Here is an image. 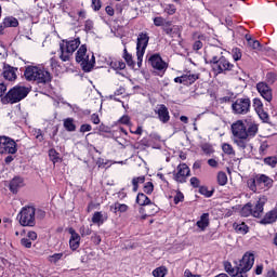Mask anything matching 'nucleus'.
<instances>
[{"label":"nucleus","instance_id":"47","mask_svg":"<svg viewBox=\"0 0 277 277\" xmlns=\"http://www.w3.org/2000/svg\"><path fill=\"white\" fill-rule=\"evenodd\" d=\"M201 149L202 151L206 154V155H213L214 150H213V146H211L210 144H203L201 146Z\"/></svg>","mask_w":277,"mask_h":277},{"label":"nucleus","instance_id":"30","mask_svg":"<svg viewBox=\"0 0 277 277\" xmlns=\"http://www.w3.org/2000/svg\"><path fill=\"white\" fill-rule=\"evenodd\" d=\"M259 133V126L255 123H250L246 129L247 140H252Z\"/></svg>","mask_w":277,"mask_h":277},{"label":"nucleus","instance_id":"34","mask_svg":"<svg viewBox=\"0 0 277 277\" xmlns=\"http://www.w3.org/2000/svg\"><path fill=\"white\" fill-rule=\"evenodd\" d=\"M222 150L225 155H228L229 157H235V149L233 148V145L224 143L222 145Z\"/></svg>","mask_w":277,"mask_h":277},{"label":"nucleus","instance_id":"21","mask_svg":"<svg viewBox=\"0 0 277 277\" xmlns=\"http://www.w3.org/2000/svg\"><path fill=\"white\" fill-rule=\"evenodd\" d=\"M170 25H172V22H167L162 27L167 36H170L171 38H174V36H181V28L179 26L170 28Z\"/></svg>","mask_w":277,"mask_h":277},{"label":"nucleus","instance_id":"20","mask_svg":"<svg viewBox=\"0 0 277 277\" xmlns=\"http://www.w3.org/2000/svg\"><path fill=\"white\" fill-rule=\"evenodd\" d=\"M16 72H18V68L5 66L3 70V77L6 79V81H16Z\"/></svg>","mask_w":277,"mask_h":277},{"label":"nucleus","instance_id":"58","mask_svg":"<svg viewBox=\"0 0 277 277\" xmlns=\"http://www.w3.org/2000/svg\"><path fill=\"white\" fill-rule=\"evenodd\" d=\"M92 5L95 12H98L101 10V0H92Z\"/></svg>","mask_w":277,"mask_h":277},{"label":"nucleus","instance_id":"52","mask_svg":"<svg viewBox=\"0 0 277 277\" xmlns=\"http://www.w3.org/2000/svg\"><path fill=\"white\" fill-rule=\"evenodd\" d=\"M185 200V196L181 190H177L176 196L174 197V205H179V202H183Z\"/></svg>","mask_w":277,"mask_h":277},{"label":"nucleus","instance_id":"14","mask_svg":"<svg viewBox=\"0 0 277 277\" xmlns=\"http://www.w3.org/2000/svg\"><path fill=\"white\" fill-rule=\"evenodd\" d=\"M256 90L264 101H267V103H272V88L267 85V82H259L256 84Z\"/></svg>","mask_w":277,"mask_h":277},{"label":"nucleus","instance_id":"1","mask_svg":"<svg viewBox=\"0 0 277 277\" xmlns=\"http://www.w3.org/2000/svg\"><path fill=\"white\" fill-rule=\"evenodd\" d=\"M254 266V254L245 253L239 263L233 267L230 262H224V269L232 277H248V272Z\"/></svg>","mask_w":277,"mask_h":277},{"label":"nucleus","instance_id":"56","mask_svg":"<svg viewBox=\"0 0 277 277\" xmlns=\"http://www.w3.org/2000/svg\"><path fill=\"white\" fill-rule=\"evenodd\" d=\"M21 243L22 246H24V248H31V240H29L28 238H22Z\"/></svg>","mask_w":277,"mask_h":277},{"label":"nucleus","instance_id":"18","mask_svg":"<svg viewBox=\"0 0 277 277\" xmlns=\"http://www.w3.org/2000/svg\"><path fill=\"white\" fill-rule=\"evenodd\" d=\"M148 62L150 66H153V68H155L156 70H166V68H168V65L166 64V62H163L159 54L151 55Z\"/></svg>","mask_w":277,"mask_h":277},{"label":"nucleus","instance_id":"9","mask_svg":"<svg viewBox=\"0 0 277 277\" xmlns=\"http://www.w3.org/2000/svg\"><path fill=\"white\" fill-rule=\"evenodd\" d=\"M149 40H150V37H148V34L146 32H141L137 37L136 57H137L138 68H142V62L144 60V54L146 53V48L148 47Z\"/></svg>","mask_w":277,"mask_h":277},{"label":"nucleus","instance_id":"32","mask_svg":"<svg viewBox=\"0 0 277 277\" xmlns=\"http://www.w3.org/2000/svg\"><path fill=\"white\" fill-rule=\"evenodd\" d=\"M234 228L236 230V233H239L240 235H246L248 234L249 227L248 225H246V223H234Z\"/></svg>","mask_w":277,"mask_h":277},{"label":"nucleus","instance_id":"55","mask_svg":"<svg viewBox=\"0 0 277 277\" xmlns=\"http://www.w3.org/2000/svg\"><path fill=\"white\" fill-rule=\"evenodd\" d=\"M89 131H92V126L85 123L80 127V133H88Z\"/></svg>","mask_w":277,"mask_h":277},{"label":"nucleus","instance_id":"19","mask_svg":"<svg viewBox=\"0 0 277 277\" xmlns=\"http://www.w3.org/2000/svg\"><path fill=\"white\" fill-rule=\"evenodd\" d=\"M21 187H25V181L21 176H15L11 180L9 184V189L12 194H18Z\"/></svg>","mask_w":277,"mask_h":277},{"label":"nucleus","instance_id":"38","mask_svg":"<svg viewBox=\"0 0 277 277\" xmlns=\"http://www.w3.org/2000/svg\"><path fill=\"white\" fill-rule=\"evenodd\" d=\"M93 224H103L105 220H103V212H95L92 216Z\"/></svg>","mask_w":277,"mask_h":277},{"label":"nucleus","instance_id":"41","mask_svg":"<svg viewBox=\"0 0 277 277\" xmlns=\"http://www.w3.org/2000/svg\"><path fill=\"white\" fill-rule=\"evenodd\" d=\"M123 58L128 66H133V56L127 51V49L123 50Z\"/></svg>","mask_w":277,"mask_h":277},{"label":"nucleus","instance_id":"40","mask_svg":"<svg viewBox=\"0 0 277 277\" xmlns=\"http://www.w3.org/2000/svg\"><path fill=\"white\" fill-rule=\"evenodd\" d=\"M143 192L148 195L153 194V192H155V185H153V182L145 183Z\"/></svg>","mask_w":277,"mask_h":277},{"label":"nucleus","instance_id":"7","mask_svg":"<svg viewBox=\"0 0 277 277\" xmlns=\"http://www.w3.org/2000/svg\"><path fill=\"white\" fill-rule=\"evenodd\" d=\"M263 207H265V199H260L253 207L251 202L247 203L240 211L242 217H261L263 215Z\"/></svg>","mask_w":277,"mask_h":277},{"label":"nucleus","instance_id":"42","mask_svg":"<svg viewBox=\"0 0 277 277\" xmlns=\"http://www.w3.org/2000/svg\"><path fill=\"white\" fill-rule=\"evenodd\" d=\"M199 193L202 194V196H206V198H211V196H213V190H209L207 186H201Z\"/></svg>","mask_w":277,"mask_h":277},{"label":"nucleus","instance_id":"37","mask_svg":"<svg viewBox=\"0 0 277 277\" xmlns=\"http://www.w3.org/2000/svg\"><path fill=\"white\" fill-rule=\"evenodd\" d=\"M264 163L266 166H269L271 168H276V166H277L276 156H269V157L264 158Z\"/></svg>","mask_w":277,"mask_h":277},{"label":"nucleus","instance_id":"60","mask_svg":"<svg viewBox=\"0 0 277 277\" xmlns=\"http://www.w3.org/2000/svg\"><path fill=\"white\" fill-rule=\"evenodd\" d=\"M193 49H194V51H200V49H202V41H200V40L195 41Z\"/></svg>","mask_w":277,"mask_h":277},{"label":"nucleus","instance_id":"8","mask_svg":"<svg viewBox=\"0 0 277 277\" xmlns=\"http://www.w3.org/2000/svg\"><path fill=\"white\" fill-rule=\"evenodd\" d=\"M252 107V102L250 97H238L232 104V110L236 116H246V114H250V109Z\"/></svg>","mask_w":277,"mask_h":277},{"label":"nucleus","instance_id":"12","mask_svg":"<svg viewBox=\"0 0 277 277\" xmlns=\"http://www.w3.org/2000/svg\"><path fill=\"white\" fill-rule=\"evenodd\" d=\"M189 167L185 163L177 166V172L174 174V181L176 183H187V176H189Z\"/></svg>","mask_w":277,"mask_h":277},{"label":"nucleus","instance_id":"46","mask_svg":"<svg viewBox=\"0 0 277 277\" xmlns=\"http://www.w3.org/2000/svg\"><path fill=\"white\" fill-rule=\"evenodd\" d=\"M49 157L52 161H60V153L53 148L49 150Z\"/></svg>","mask_w":277,"mask_h":277},{"label":"nucleus","instance_id":"22","mask_svg":"<svg viewBox=\"0 0 277 277\" xmlns=\"http://www.w3.org/2000/svg\"><path fill=\"white\" fill-rule=\"evenodd\" d=\"M136 202L141 207H146V205H149V207H151L153 209L157 208V206H155V203L150 201V198H148V196H146L144 193H140L136 196Z\"/></svg>","mask_w":277,"mask_h":277},{"label":"nucleus","instance_id":"43","mask_svg":"<svg viewBox=\"0 0 277 277\" xmlns=\"http://www.w3.org/2000/svg\"><path fill=\"white\" fill-rule=\"evenodd\" d=\"M153 276L154 277H166V268L163 267H158L153 271Z\"/></svg>","mask_w":277,"mask_h":277},{"label":"nucleus","instance_id":"16","mask_svg":"<svg viewBox=\"0 0 277 277\" xmlns=\"http://www.w3.org/2000/svg\"><path fill=\"white\" fill-rule=\"evenodd\" d=\"M155 114L158 115V120H160L162 124L170 122V110H168L164 104L158 105L157 109H155Z\"/></svg>","mask_w":277,"mask_h":277},{"label":"nucleus","instance_id":"4","mask_svg":"<svg viewBox=\"0 0 277 277\" xmlns=\"http://www.w3.org/2000/svg\"><path fill=\"white\" fill-rule=\"evenodd\" d=\"M80 44L81 40L79 38L70 41L63 40V42L60 43V60H62V62H70V60H72V53L79 49Z\"/></svg>","mask_w":277,"mask_h":277},{"label":"nucleus","instance_id":"44","mask_svg":"<svg viewBox=\"0 0 277 277\" xmlns=\"http://www.w3.org/2000/svg\"><path fill=\"white\" fill-rule=\"evenodd\" d=\"M266 81L268 82V83H271V84H273V83H276V81H277V75H276V72H267L266 74Z\"/></svg>","mask_w":277,"mask_h":277},{"label":"nucleus","instance_id":"48","mask_svg":"<svg viewBox=\"0 0 277 277\" xmlns=\"http://www.w3.org/2000/svg\"><path fill=\"white\" fill-rule=\"evenodd\" d=\"M47 216V212H44V210H42V209H35V220H36V217L38 219V220H44V217Z\"/></svg>","mask_w":277,"mask_h":277},{"label":"nucleus","instance_id":"13","mask_svg":"<svg viewBox=\"0 0 277 277\" xmlns=\"http://www.w3.org/2000/svg\"><path fill=\"white\" fill-rule=\"evenodd\" d=\"M246 123L243 121L238 120L232 124V132L234 137H241L242 140H248V134L246 133Z\"/></svg>","mask_w":277,"mask_h":277},{"label":"nucleus","instance_id":"51","mask_svg":"<svg viewBox=\"0 0 277 277\" xmlns=\"http://www.w3.org/2000/svg\"><path fill=\"white\" fill-rule=\"evenodd\" d=\"M94 29V22L92 19H87L84 23V31H92Z\"/></svg>","mask_w":277,"mask_h":277},{"label":"nucleus","instance_id":"31","mask_svg":"<svg viewBox=\"0 0 277 277\" xmlns=\"http://www.w3.org/2000/svg\"><path fill=\"white\" fill-rule=\"evenodd\" d=\"M63 127L64 129H66V131H69L70 133H72L74 131H77V126L75 124V119L72 118L64 119Z\"/></svg>","mask_w":277,"mask_h":277},{"label":"nucleus","instance_id":"39","mask_svg":"<svg viewBox=\"0 0 277 277\" xmlns=\"http://www.w3.org/2000/svg\"><path fill=\"white\" fill-rule=\"evenodd\" d=\"M232 55H233L234 62H239V60H241V57H242L241 49L234 48L232 50Z\"/></svg>","mask_w":277,"mask_h":277},{"label":"nucleus","instance_id":"5","mask_svg":"<svg viewBox=\"0 0 277 277\" xmlns=\"http://www.w3.org/2000/svg\"><path fill=\"white\" fill-rule=\"evenodd\" d=\"M30 90L24 85H15L2 98L3 103H10L14 105V103H21L24 98H27Z\"/></svg>","mask_w":277,"mask_h":277},{"label":"nucleus","instance_id":"23","mask_svg":"<svg viewBox=\"0 0 277 277\" xmlns=\"http://www.w3.org/2000/svg\"><path fill=\"white\" fill-rule=\"evenodd\" d=\"M184 77V85H192L193 83H196L198 79H200V74H192V71L186 72L183 75Z\"/></svg>","mask_w":277,"mask_h":277},{"label":"nucleus","instance_id":"25","mask_svg":"<svg viewBox=\"0 0 277 277\" xmlns=\"http://www.w3.org/2000/svg\"><path fill=\"white\" fill-rule=\"evenodd\" d=\"M70 233H71V237L69 239V246L72 250H77L81 241V236H79V234H77L74 229H71Z\"/></svg>","mask_w":277,"mask_h":277},{"label":"nucleus","instance_id":"24","mask_svg":"<svg viewBox=\"0 0 277 277\" xmlns=\"http://www.w3.org/2000/svg\"><path fill=\"white\" fill-rule=\"evenodd\" d=\"M277 220V210H272L265 214V216L260 221V224H274Z\"/></svg>","mask_w":277,"mask_h":277},{"label":"nucleus","instance_id":"15","mask_svg":"<svg viewBox=\"0 0 277 277\" xmlns=\"http://www.w3.org/2000/svg\"><path fill=\"white\" fill-rule=\"evenodd\" d=\"M216 66V70L219 75H222V72H227L233 70L235 68V65H233L226 57L221 56L219 62L214 64Z\"/></svg>","mask_w":277,"mask_h":277},{"label":"nucleus","instance_id":"50","mask_svg":"<svg viewBox=\"0 0 277 277\" xmlns=\"http://www.w3.org/2000/svg\"><path fill=\"white\" fill-rule=\"evenodd\" d=\"M168 22H166V19L163 17H155L154 18V25L156 27H163V25H166Z\"/></svg>","mask_w":277,"mask_h":277},{"label":"nucleus","instance_id":"33","mask_svg":"<svg viewBox=\"0 0 277 277\" xmlns=\"http://www.w3.org/2000/svg\"><path fill=\"white\" fill-rule=\"evenodd\" d=\"M248 142H250V138L236 137L234 140V143L238 146V148H241L242 150L248 148Z\"/></svg>","mask_w":277,"mask_h":277},{"label":"nucleus","instance_id":"63","mask_svg":"<svg viewBox=\"0 0 277 277\" xmlns=\"http://www.w3.org/2000/svg\"><path fill=\"white\" fill-rule=\"evenodd\" d=\"M120 122L121 124H129V122H131V119L129 118V116H123L120 118Z\"/></svg>","mask_w":277,"mask_h":277},{"label":"nucleus","instance_id":"26","mask_svg":"<svg viewBox=\"0 0 277 277\" xmlns=\"http://www.w3.org/2000/svg\"><path fill=\"white\" fill-rule=\"evenodd\" d=\"M110 211H113V213H127L129 211V206L126 203L115 202L110 206Z\"/></svg>","mask_w":277,"mask_h":277},{"label":"nucleus","instance_id":"10","mask_svg":"<svg viewBox=\"0 0 277 277\" xmlns=\"http://www.w3.org/2000/svg\"><path fill=\"white\" fill-rule=\"evenodd\" d=\"M16 142L10 136H0V155H16Z\"/></svg>","mask_w":277,"mask_h":277},{"label":"nucleus","instance_id":"29","mask_svg":"<svg viewBox=\"0 0 277 277\" xmlns=\"http://www.w3.org/2000/svg\"><path fill=\"white\" fill-rule=\"evenodd\" d=\"M0 27H18V19L14 16H8L3 19Z\"/></svg>","mask_w":277,"mask_h":277},{"label":"nucleus","instance_id":"62","mask_svg":"<svg viewBox=\"0 0 277 277\" xmlns=\"http://www.w3.org/2000/svg\"><path fill=\"white\" fill-rule=\"evenodd\" d=\"M208 164L210 166V168H217V160H215L213 158L209 159Z\"/></svg>","mask_w":277,"mask_h":277},{"label":"nucleus","instance_id":"45","mask_svg":"<svg viewBox=\"0 0 277 277\" xmlns=\"http://www.w3.org/2000/svg\"><path fill=\"white\" fill-rule=\"evenodd\" d=\"M253 107L255 111H261L263 109V102L259 97H255L253 100Z\"/></svg>","mask_w":277,"mask_h":277},{"label":"nucleus","instance_id":"35","mask_svg":"<svg viewBox=\"0 0 277 277\" xmlns=\"http://www.w3.org/2000/svg\"><path fill=\"white\" fill-rule=\"evenodd\" d=\"M146 181V176L142 175L138 177H133L132 185H133V192H137L140 184L144 183Z\"/></svg>","mask_w":277,"mask_h":277},{"label":"nucleus","instance_id":"57","mask_svg":"<svg viewBox=\"0 0 277 277\" xmlns=\"http://www.w3.org/2000/svg\"><path fill=\"white\" fill-rule=\"evenodd\" d=\"M190 185L195 188L200 187V180H198V177H192Z\"/></svg>","mask_w":277,"mask_h":277},{"label":"nucleus","instance_id":"3","mask_svg":"<svg viewBox=\"0 0 277 277\" xmlns=\"http://www.w3.org/2000/svg\"><path fill=\"white\" fill-rule=\"evenodd\" d=\"M76 62L80 64L83 72H92L94 64H96V57H94V53L88 52L85 44H82L76 53Z\"/></svg>","mask_w":277,"mask_h":277},{"label":"nucleus","instance_id":"61","mask_svg":"<svg viewBox=\"0 0 277 277\" xmlns=\"http://www.w3.org/2000/svg\"><path fill=\"white\" fill-rule=\"evenodd\" d=\"M91 121L93 122V124H98L101 122V118H98V115L93 114L91 116Z\"/></svg>","mask_w":277,"mask_h":277},{"label":"nucleus","instance_id":"54","mask_svg":"<svg viewBox=\"0 0 277 277\" xmlns=\"http://www.w3.org/2000/svg\"><path fill=\"white\" fill-rule=\"evenodd\" d=\"M164 12H167V14H169L170 16H172V14L176 13V8L174 6V4H169L166 9Z\"/></svg>","mask_w":277,"mask_h":277},{"label":"nucleus","instance_id":"6","mask_svg":"<svg viewBox=\"0 0 277 277\" xmlns=\"http://www.w3.org/2000/svg\"><path fill=\"white\" fill-rule=\"evenodd\" d=\"M17 220L21 226H36V208L31 206H25L17 214Z\"/></svg>","mask_w":277,"mask_h":277},{"label":"nucleus","instance_id":"2","mask_svg":"<svg viewBox=\"0 0 277 277\" xmlns=\"http://www.w3.org/2000/svg\"><path fill=\"white\" fill-rule=\"evenodd\" d=\"M24 78L26 81H31L38 85H47L53 80V76H51L49 70L44 69V67L34 65H28L25 67Z\"/></svg>","mask_w":277,"mask_h":277},{"label":"nucleus","instance_id":"64","mask_svg":"<svg viewBox=\"0 0 277 277\" xmlns=\"http://www.w3.org/2000/svg\"><path fill=\"white\" fill-rule=\"evenodd\" d=\"M184 277H200V275H194V274L192 273V271L186 269V271L184 272Z\"/></svg>","mask_w":277,"mask_h":277},{"label":"nucleus","instance_id":"27","mask_svg":"<svg viewBox=\"0 0 277 277\" xmlns=\"http://www.w3.org/2000/svg\"><path fill=\"white\" fill-rule=\"evenodd\" d=\"M245 40L247 41V44L248 47H250V49H253L255 51H259V49H261V42H259V40H254L252 38V35H245Z\"/></svg>","mask_w":277,"mask_h":277},{"label":"nucleus","instance_id":"11","mask_svg":"<svg viewBox=\"0 0 277 277\" xmlns=\"http://www.w3.org/2000/svg\"><path fill=\"white\" fill-rule=\"evenodd\" d=\"M224 50L220 47H212L206 55V64H216L223 56Z\"/></svg>","mask_w":277,"mask_h":277},{"label":"nucleus","instance_id":"36","mask_svg":"<svg viewBox=\"0 0 277 277\" xmlns=\"http://www.w3.org/2000/svg\"><path fill=\"white\" fill-rule=\"evenodd\" d=\"M217 183L221 186H224L226 183H228V176L226 175V172L220 171L217 173Z\"/></svg>","mask_w":277,"mask_h":277},{"label":"nucleus","instance_id":"28","mask_svg":"<svg viewBox=\"0 0 277 277\" xmlns=\"http://www.w3.org/2000/svg\"><path fill=\"white\" fill-rule=\"evenodd\" d=\"M196 226H198L200 230H206L207 227L209 226V213H203L200 216V220L197 221Z\"/></svg>","mask_w":277,"mask_h":277},{"label":"nucleus","instance_id":"53","mask_svg":"<svg viewBox=\"0 0 277 277\" xmlns=\"http://www.w3.org/2000/svg\"><path fill=\"white\" fill-rule=\"evenodd\" d=\"M62 256H64V253H54L50 256V263H57V261L62 260Z\"/></svg>","mask_w":277,"mask_h":277},{"label":"nucleus","instance_id":"59","mask_svg":"<svg viewBox=\"0 0 277 277\" xmlns=\"http://www.w3.org/2000/svg\"><path fill=\"white\" fill-rule=\"evenodd\" d=\"M27 237L30 241H36V239H38V234L36 232H28Z\"/></svg>","mask_w":277,"mask_h":277},{"label":"nucleus","instance_id":"49","mask_svg":"<svg viewBox=\"0 0 277 277\" xmlns=\"http://www.w3.org/2000/svg\"><path fill=\"white\" fill-rule=\"evenodd\" d=\"M256 114L264 122H267V120H269V115H267V113H265L263 108L258 110Z\"/></svg>","mask_w":277,"mask_h":277},{"label":"nucleus","instance_id":"17","mask_svg":"<svg viewBox=\"0 0 277 277\" xmlns=\"http://www.w3.org/2000/svg\"><path fill=\"white\" fill-rule=\"evenodd\" d=\"M253 185H263L268 189L274 186V180L265 174H258L255 179L252 180Z\"/></svg>","mask_w":277,"mask_h":277}]
</instances>
